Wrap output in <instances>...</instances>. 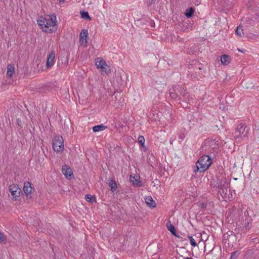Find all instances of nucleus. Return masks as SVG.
<instances>
[{
    "mask_svg": "<svg viewBox=\"0 0 259 259\" xmlns=\"http://www.w3.org/2000/svg\"><path fill=\"white\" fill-rule=\"evenodd\" d=\"M84 199H85L86 201L92 204L97 202L96 196L91 195L90 194H86Z\"/></svg>",
    "mask_w": 259,
    "mask_h": 259,
    "instance_id": "obj_20",
    "label": "nucleus"
},
{
    "mask_svg": "<svg viewBox=\"0 0 259 259\" xmlns=\"http://www.w3.org/2000/svg\"><path fill=\"white\" fill-rule=\"evenodd\" d=\"M102 70H104L106 73H109L110 72V69L109 68V66H107V68L105 67V68H104Z\"/></svg>",
    "mask_w": 259,
    "mask_h": 259,
    "instance_id": "obj_36",
    "label": "nucleus"
},
{
    "mask_svg": "<svg viewBox=\"0 0 259 259\" xmlns=\"http://www.w3.org/2000/svg\"><path fill=\"white\" fill-rule=\"evenodd\" d=\"M239 254V251L236 250L231 253L230 259H237Z\"/></svg>",
    "mask_w": 259,
    "mask_h": 259,
    "instance_id": "obj_30",
    "label": "nucleus"
},
{
    "mask_svg": "<svg viewBox=\"0 0 259 259\" xmlns=\"http://www.w3.org/2000/svg\"><path fill=\"white\" fill-rule=\"evenodd\" d=\"M181 139H182V136H180V137Z\"/></svg>",
    "mask_w": 259,
    "mask_h": 259,
    "instance_id": "obj_45",
    "label": "nucleus"
},
{
    "mask_svg": "<svg viewBox=\"0 0 259 259\" xmlns=\"http://www.w3.org/2000/svg\"><path fill=\"white\" fill-rule=\"evenodd\" d=\"M230 183L226 179H218L217 184L215 186L218 188V193L223 199L227 197L230 190L228 189Z\"/></svg>",
    "mask_w": 259,
    "mask_h": 259,
    "instance_id": "obj_2",
    "label": "nucleus"
},
{
    "mask_svg": "<svg viewBox=\"0 0 259 259\" xmlns=\"http://www.w3.org/2000/svg\"><path fill=\"white\" fill-rule=\"evenodd\" d=\"M173 91L177 92L178 94L179 93L183 97L187 93L186 92V90L184 88L178 85H175V87H174Z\"/></svg>",
    "mask_w": 259,
    "mask_h": 259,
    "instance_id": "obj_15",
    "label": "nucleus"
},
{
    "mask_svg": "<svg viewBox=\"0 0 259 259\" xmlns=\"http://www.w3.org/2000/svg\"><path fill=\"white\" fill-rule=\"evenodd\" d=\"M107 128L106 126L104 125L103 124L97 125L93 127V131L94 132H97L99 131H103Z\"/></svg>",
    "mask_w": 259,
    "mask_h": 259,
    "instance_id": "obj_21",
    "label": "nucleus"
},
{
    "mask_svg": "<svg viewBox=\"0 0 259 259\" xmlns=\"http://www.w3.org/2000/svg\"><path fill=\"white\" fill-rule=\"evenodd\" d=\"M138 142L142 146H144L145 143V138L142 136H140L138 139Z\"/></svg>",
    "mask_w": 259,
    "mask_h": 259,
    "instance_id": "obj_32",
    "label": "nucleus"
},
{
    "mask_svg": "<svg viewBox=\"0 0 259 259\" xmlns=\"http://www.w3.org/2000/svg\"><path fill=\"white\" fill-rule=\"evenodd\" d=\"M201 170V167H200V165L198 163H197V162H196V165L195 166H194V172H195V173H196L197 172H198L199 170Z\"/></svg>",
    "mask_w": 259,
    "mask_h": 259,
    "instance_id": "obj_33",
    "label": "nucleus"
},
{
    "mask_svg": "<svg viewBox=\"0 0 259 259\" xmlns=\"http://www.w3.org/2000/svg\"><path fill=\"white\" fill-rule=\"evenodd\" d=\"M55 59V53L52 51L48 56L46 66L48 68H50L54 63Z\"/></svg>",
    "mask_w": 259,
    "mask_h": 259,
    "instance_id": "obj_13",
    "label": "nucleus"
},
{
    "mask_svg": "<svg viewBox=\"0 0 259 259\" xmlns=\"http://www.w3.org/2000/svg\"><path fill=\"white\" fill-rule=\"evenodd\" d=\"M116 99V96H114V94L112 96V99Z\"/></svg>",
    "mask_w": 259,
    "mask_h": 259,
    "instance_id": "obj_41",
    "label": "nucleus"
},
{
    "mask_svg": "<svg viewBox=\"0 0 259 259\" xmlns=\"http://www.w3.org/2000/svg\"><path fill=\"white\" fill-rule=\"evenodd\" d=\"M37 22L42 30L48 33L54 32L56 30L55 27L57 25L55 14L47 15L45 17L41 16Z\"/></svg>",
    "mask_w": 259,
    "mask_h": 259,
    "instance_id": "obj_1",
    "label": "nucleus"
},
{
    "mask_svg": "<svg viewBox=\"0 0 259 259\" xmlns=\"http://www.w3.org/2000/svg\"><path fill=\"white\" fill-rule=\"evenodd\" d=\"M245 259H259V250L251 248L246 251Z\"/></svg>",
    "mask_w": 259,
    "mask_h": 259,
    "instance_id": "obj_8",
    "label": "nucleus"
},
{
    "mask_svg": "<svg viewBox=\"0 0 259 259\" xmlns=\"http://www.w3.org/2000/svg\"><path fill=\"white\" fill-rule=\"evenodd\" d=\"M14 66L13 65L9 64L8 66V70L7 74L8 76H12V75L14 73Z\"/></svg>",
    "mask_w": 259,
    "mask_h": 259,
    "instance_id": "obj_25",
    "label": "nucleus"
},
{
    "mask_svg": "<svg viewBox=\"0 0 259 259\" xmlns=\"http://www.w3.org/2000/svg\"><path fill=\"white\" fill-rule=\"evenodd\" d=\"M182 100L184 101L185 102L191 104L193 102V99L191 97H190V94L188 93H187L183 96V99H182Z\"/></svg>",
    "mask_w": 259,
    "mask_h": 259,
    "instance_id": "obj_23",
    "label": "nucleus"
},
{
    "mask_svg": "<svg viewBox=\"0 0 259 259\" xmlns=\"http://www.w3.org/2000/svg\"><path fill=\"white\" fill-rule=\"evenodd\" d=\"M53 148L54 151L60 152L62 151L64 149V141L62 137L60 136H56L53 140Z\"/></svg>",
    "mask_w": 259,
    "mask_h": 259,
    "instance_id": "obj_6",
    "label": "nucleus"
},
{
    "mask_svg": "<svg viewBox=\"0 0 259 259\" xmlns=\"http://www.w3.org/2000/svg\"><path fill=\"white\" fill-rule=\"evenodd\" d=\"M238 50L240 51V52H241L242 53H244L245 52V50H240V49H238Z\"/></svg>",
    "mask_w": 259,
    "mask_h": 259,
    "instance_id": "obj_40",
    "label": "nucleus"
},
{
    "mask_svg": "<svg viewBox=\"0 0 259 259\" xmlns=\"http://www.w3.org/2000/svg\"><path fill=\"white\" fill-rule=\"evenodd\" d=\"M109 186L110 187V190L112 192L118 193L119 191L117 190V185L115 180L110 179L108 183Z\"/></svg>",
    "mask_w": 259,
    "mask_h": 259,
    "instance_id": "obj_14",
    "label": "nucleus"
},
{
    "mask_svg": "<svg viewBox=\"0 0 259 259\" xmlns=\"http://www.w3.org/2000/svg\"><path fill=\"white\" fill-rule=\"evenodd\" d=\"M145 202L149 207L152 208L156 207V203L151 196L146 197L145 198Z\"/></svg>",
    "mask_w": 259,
    "mask_h": 259,
    "instance_id": "obj_16",
    "label": "nucleus"
},
{
    "mask_svg": "<svg viewBox=\"0 0 259 259\" xmlns=\"http://www.w3.org/2000/svg\"><path fill=\"white\" fill-rule=\"evenodd\" d=\"M156 0H147L146 4L147 6L150 7L152 4H154Z\"/></svg>",
    "mask_w": 259,
    "mask_h": 259,
    "instance_id": "obj_34",
    "label": "nucleus"
},
{
    "mask_svg": "<svg viewBox=\"0 0 259 259\" xmlns=\"http://www.w3.org/2000/svg\"><path fill=\"white\" fill-rule=\"evenodd\" d=\"M9 191L13 197V199L16 200L17 197H19L21 189L17 184H12L9 186Z\"/></svg>",
    "mask_w": 259,
    "mask_h": 259,
    "instance_id": "obj_9",
    "label": "nucleus"
},
{
    "mask_svg": "<svg viewBox=\"0 0 259 259\" xmlns=\"http://www.w3.org/2000/svg\"><path fill=\"white\" fill-rule=\"evenodd\" d=\"M250 256L252 257L251 258H255L254 257V255H251Z\"/></svg>",
    "mask_w": 259,
    "mask_h": 259,
    "instance_id": "obj_44",
    "label": "nucleus"
},
{
    "mask_svg": "<svg viewBox=\"0 0 259 259\" xmlns=\"http://www.w3.org/2000/svg\"><path fill=\"white\" fill-rule=\"evenodd\" d=\"M96 65L97 68H101L102 69L105 68V66H107L105 61L100 58H98L96 61Z\"/></svg>",
    "mask_w": 259,
    "mask_h": 259,
    "instance_id": "obj_17",
    "label": "nucleus"
},
{
    "mask_svg": "<svg viewBox=\"0 0 259 259\" xmlns=\"http://www.w3.org/2000/svg\"><path fill=\"white\" fill-rule=\"evenodd\" d=\"M188 237L190 240L191 245L193 247H195L196 246H197V243L195 242V240H194V239L192 237V236L189 235L188 236Z\"/></svg>",
    "mask_w": 259,
    "mask_h": 259,
    "instance_id": "obj_29",
    "label": "nucleus"
},
{
    "mask_svg": "<svg viewBox=\"0 0 259 259\" xmlns=\"http://www.w3.org/2000/svg\"><path fill=\"white\" fill-rule=\"evenodd\" d=\"M168 223L170 224L169 225H168V224H166V227L169 231L170 232V233L172 234H174L175 233V232L176 231V229L173 225V224H170V222L169 221Z\"/></svg>",
    "mask_w": 259,
    "mask_h": 259,
    "instance_id": "obj_26",
    "label": "nucleus"
},
{
    "mask_svg": "<svg viewBox=\"0 0 259 259\" xmlns=\"http://www.w3.org/2000/svg\"><path fill=\"white\" fill-rule=\"evenodd\" d=\"M212 159L208 155H204L201 156L197 161L201 167L200 172H202L207 169L212 164Z\"/></svg>",
    "mask_w": 259,
    "mask_h": 259,
    "instance_id": "obj_5",
    "label": "nucleus"
},
{
    "mask_svg": "<svg viewBox=\"0 0 259 259\" xmlns=\"http://www.w3.org/2000/svg\"><path fill=\"white\" fill-rule=\"evenodd\" d=\"M137 177L130 176V181L132 182L133 184L136 187H141L142 186L141 182L139 180Z\"/></svg>",
    "mask_w": 259,
    "mask_h": 259,
    "instance_id": "obj_18",
    "label": "nucleus"
},
{
    "mask_svg": "<svg viewBox=\"0 0 259 259\" xmlns=\"http://www.w3.org/2000/svg\"><path fill=\"white\" fill-rule=\"evenodd\" d=\"M220 108L222 109L223 110L226 109V107L224 104H222V103L220 104Z\"/></svg>",
    "mask_w": 259,
    "mask_h": 259,
    "instance_id": "obj_38",
    "label": "nucleus"
},
{
    "mask_svg": "<svg viewBox=\"0 0 259 259\" xmlns=\"http://www.w3.org/2000/svg\"><path fill=\"white\" fill-rule=\"evenodd\" d=\"M194 13V9L192 7H190L186 10L185 13V16L187 18H191Z\"/></svg>",
    "mask_w": 259,
    "mask_h": 259,
    "instance_id": "obj_24",
    "label": "nucleus"
},
{
    "mask_svg": "<svg viewBox=\"0 0 259 259\" xmlns=\"http://www.w3.org/2000/svg\"><path fill=\"white\" fill-rule=\"evenodd\" d=\"M250 128L242 123L238 125L234 133V137L236 139H244L247 137Z\"/></svg>",
    "mask_w": 259,
    "mask_h": 259,
    "instance_id": "obj_3",
    "label": "nucleus"
},
{
    "mask_svg": "<svg viewBox=\"0 0 259 259\" xmlns=\"http://www.w3.org/2000/svg\"><path fill=\"white\" fill-rule=\"evenodd\" d=\"M235 33L237 35L239 36H242V34H243V32L242 27L240 26H238L236 29Z\"/></svg>",
    "mask_w": 259,
    "mask_h": 259,
    "instance_id": "obj_28",
    "label": "nucleus"
},
{
    "mask_svg": "<svg viewBox=\"0 0 259 259\" xmlns=\"http://www.w3.org/2000/svg\"><path fill=\"white\" fill-rule=\"evenodd\" d=\"M184 259H193L192 257H186Z\"/></svg>",
    "mask_w": 259,
    "mask_h": 259,
    "instance_id": "obj_43",
    "label": "nucleus"
},
{
    "mask_svg": "<svg viewBox=\"0 0 259 259\" xmlns=\"http://www.w3.org/2000/svg\"><path fill=\"white\" fill-rule=\"evenodd\" d=\"M16 121H17V124L19 126H20L22 127V122H21V120H20V119L18 118V119H17Z\"/></svg>",
    "mask_w": 259,
    "mask_h": 259,
    "instance_id": "obj_37",
    "label": "nucleus"
},
{
    "mask_svg": "<svg viewBox=\"0 0 259 259\" xmlns=\"http://www.w3.org/2000/svg\"><path fill=\"white\" fill-rule=\"evenodd\" d=\"M172 235L177 238L180 237V236L177 233L176 231L175 232V233H174V234H172Z\"/></svg>",
    "mask_w": 259,
    "mask_h": 259,
    "instance_id": "obj_39",
    "label": "nucleus"
},
{
    "mask_svg": "<svg viewBox=\"0 0 259 259\" xmlns=\"http://www.w3.org/2000/svg\"><path fill=\"white\" fill-rule=\"evenodd\" d=\"M189 72L193 75V73L202 74L204 71V66L197 60H193L190 63L188 64Z\"/></svg>",
    "mask_w": 259,
    "mask_h": 259,
    "instance_id": "obj_4",
    "label": "nucleus"
},
{
    "mask_svg": "<svg viewBox=\"0 0 259 259\" xmlns=\"http://www.w3.org/2000/svg\"><path fill=\"white\" fill-rule=\"evenodd\" d=\"M169 95L171 99L176 100L177 98L179 101L182 100V98L178 95L177 92L174 91L173 89L169 91Z\"/></svg>",
    "mask_w": 259,
    "mask_h": 259,
    "instance_id": "obj_22",
    "label": "nucleus"
},
{
    "mask_svg": "<svg viewBox=\"0 0 259 259\" xmlns=\"http://www.w3.org/2000/svg\"><path fill=\"white\" fill-rule=\"evenodd\" d=\"M88 32L87 29H82L79 37V42L80 45H82L86 44L88 42Z\"/></svg>",
    "mask_w": 259,
    "mask_h": 259,
    "instance_id": "obj_12",
    "label": "nucleus"
},
{
    "mask_svg": "<svg viewBox=\"0 0 259 259\" xmlns=\"http://www.w3.org/2000/svg\"><path fill=\"white\" fill-rule=\"evenodd\" d=\"M32 190H34V188L31 186L30 182H26L24 183L23 191L27 198H31L32 197L31 193Z\"/></svg>",
    "mask_w": 259,
    "mask_h": 259,
    "instance_id": "obj_10",
    "label": "nucleus"
},
{
    "mask_svg": "<svg viewBox=\"0 0 259 259\" xmlns=\"http://www.w3.org/2000/svg\"><path fill=\"white\" fill-rule=\"evenodd\" d=\"M6 241V237L0 232V241L5 242Z\"/></svg>",
    "mask_w": 259,
    "mask_h": 259,
    "instance_id": "obj_35",
    "label": "nucleus"
},
{
    "mask_svg": "<svg viewBox=\"0 0 259 259\" xmlns=\"http://www.w3.org/2000/svg\"><path fill=\"white\" fill-rule=\"evenodd\" d=\"M62 172L67 179H71L73 177L72 169L66 164L62 166Z\"/></svg>",
    "mask_w": 259,
    "mask_h": 259,
    "instance_id": "obj_11",
    "label": "nucleus"
},
{
    "mask_svg": "<svg viewBox=\"0 0 259 259\" xmlns=\"http://www.w3.org/2000/svg\"><path fill=\"white\" fill-rule=\"evenodd\" d=\"M230 57L227 55H223L221 57V63L224 65H228L230 63Z\"/></svg>",
    "mask_w": 259,
    "mask_h": 259,
    "instance_id": "obj_19",
    "label": "nucleus"
},
{
    "mask_svg": "<svg viewBox=\"0 0 259 259\" xmlns=\"http://www.w3.org/2000/svg\"><path fill=\"white\" fill-rule=\"evenodd\" d=\"M60 3H64L65 0H59Z\"/></svg>",
    "mask_w": 259,
    "mask_h": 259,
    "instance_id": "obj_42",
    "label": "nucleus"
},
{
    "mask_svg": "<svg viewBox=\"0 0 259 259\" xmlns=\"http://www.w3.org/2000/svg\"><path fill=\"white\" fill-rule=\"evenodd\" d=\"M114 81H116L121 86H124L126 84V81L127 79L126 75L124 72H119V71L115 72V77H114Z\"/></svg>",
    "mask_w": 259,
    "mask_h": 259,
    "instance_id": "obj_7",
    "label": "nucleus"
},
{
    "mask_svg": "<svg viewBox=\"0 0 259 259\" xmlns=\"http://www.w3.org/2000/svg\"><path fill=\"white\" fill-rule=\"evenodd\" d=\"M197 206H198L199 207L201 208H205L207 206V204L205 202H202V201H199L197 203Z\"/></svg>",
    "mask_w": 259,
    "mask_h": 259,
    "instance_id": "obj_31",
    "label": "nucleus"
},
{
    "mask_svg": "<svg viewBox=\"0 0 259 259\" xmlns=\"http://www.w3.org/2000/svg\"><path fill=\"white\" fill-rule=\"evenodd\" d=\"M80 15L82 18L87 20H91V18L89 16L88 12L82 11L80 12Z\"/></svg>",
    "mask_w": 259,
    "mask_h": 259,
    "instance_id": "obj_27",
    "label": "nucleus"
}]
</instances>
